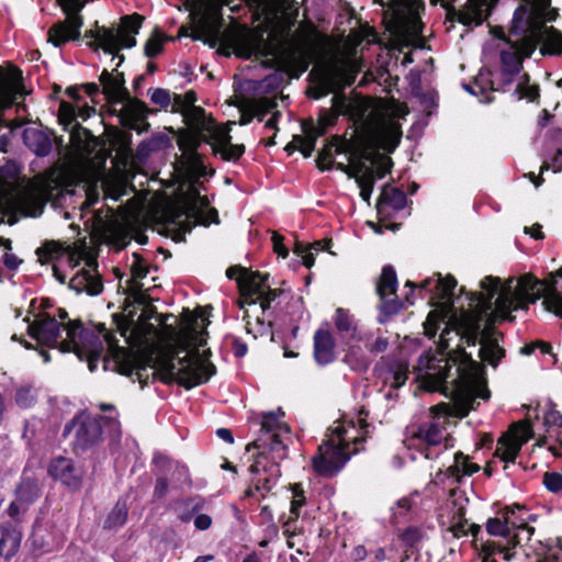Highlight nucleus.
Masks as SVG:
<instances>
[{"mask_svg":"<svg viewBox=\"0 0 562 562\" xmlns=\"http://www.w3.org/2000/svg\"><path fill=\"white\" fill-rule=\"evenodd\" d=\"M405 31L414 36H418L423 32V23L417 18H411L405 25Z\"/></svg>","mask_w":562,"mask_h":562,"instance_id":"obj_63","label":"nucleus"},{"mask_svg":"<svg viewBox=\"0 0 562 562\" xmlns=\"http://www.w3.org/2000/svg\"><path fill=\"white\" fill-rule=\"evenodd\" d=\"M543 484L550 492H560L562 490V474L558 472H547L543 475Z\"/></svg>","mask_w":562,"mask_h":562,"instance_id":"obj_53","label":"nucleus"},{"mask_svg":"<svg viewBox=\"0 0 562 562\" xmlns=\"http://www.w3.org/2000/svg\"><path fill=\"white\" fill-rule=\"evenodd\" d=\"M328 128V123L315 124L313 120L302 123L304 136L295 135L294 140L300 143V151L304 157H310L315 149V143Z\"/></svg>","mask_w":562,"mask_h":562,"instance_id":"obj_27","label":"nucleus"},{"mask_svg":"<svg viewBox=\"0 0 562 562\" xmlns=\"http://www.w3.org/2000/svg\"><path fill=\"white\" fill-rule=\"evenodd\" d=\"M23 142L37 156H47L52 150L49 136L36 127H27L23 132Z\"/></svg>","mask_w":562,"mask_h":562,"instance_id":"obj_29","label":"nucleus"},{"mask_svg":"<svg viewBox=\"0 0 562 562\" xmlns=\"http://www.w3.org/2000/svg\"><path fill=\"white\" fill-rule=\"evenodd\" d=\"M504 518L507 524H509L510 529L519 530L520 532L527 533V539H530L533 528L528 526V519L530 515L525 506L519 504H514L512 506H507L504 509Z\"/></svg>","mask_w":562,"mask_h":562,"instance_id":"obj_30","label":"nucleus"},{"mask_svg":"<svg viewBox=\"0 0 562 562\" xmlns=\"http://www.w3.org/2000/svg\"><path fill=\"white\" fill-rule=\"evenodd\" d=\"M190 130H195L210 134V137L218 130V125L213 119L207 117L205 111L201 106H194L179 111Z\"/></svg>","mask_w":562,"mask_h":562,"instance_id":"obj_28","label":"nucleus"},{"mask_svg":"<svg viewBox=\"0 0 562 562\" xmlns=\"http://www.w3.org/2000/svg\"><path fill=\"white\" fill-rule=\"evenodd\" d=\"M88 266L89 268L82 269L70 279L69 286L77 293L99 295L103 291L102 280L91 261L88 262Z\"/></svg>","mask_w":562,"mask_h":562,"instance_id":"obj_23","label":"nucleus"},{"mask_svg":"<svg viewBox=\"0 0 562 562\" xmlns=\"http://www.w3.org/2000/svg\"><path fill=\"white\" fill-rule=\"evenodd\" d=\"M57 2L67 15V20L53 25L48 31V38L55 46H60L80 36L83 21L79 12L85 7V2L81 0H57Z\"/></svg>","mask_w":562,"mask_h":562,"instance_id":"obj_12","label":"nucleus"},{"mask_svg":"<svg viewBox=\"0 0 562 562\" xmlns=\"http://www.w3.org/2000/svg\"><path fill=\"white\" fill-rule=\"evenodd\" d=\"M382 133L389 135L393 140V147H395L400 143V138L402 135L401 127L398 124L394 122H389L382 126Z\"/></svg>","mask_w":562,"mask_h":562,"instance_id":"obj_60","label":"nucleus"},{"mask_svg":"<svg viewBox=\"0 0 562 562\" xmlns=\"http://www.w3.org/2000/svg\"><path fill=\"white\" fill-rule=\"evenodd\" d=\"M38 392L32 383H21L14 387V403L23 409L30 408L37 402Z\"/></svg>","mask_w":562,"mask_h":562,"instance_id":"obj_40","label":"nucleus"},{"mask_svg":"<svg viewBox=\"0 0 562 562\" xmlns=\"http://www.w3.org/2000/svg\"><path fill=\"white\" fill-rule=\"evenodd\" d=\"M70 145L78 156L87 157L94 153L98 140L89 130L76 122L69 127Z\"/></svg>","mask_w":562,"mask_h":562,"instance_id":"obj_26","label":"nucleus"},{"mask_svg":"<svg viewBox=\"0 0 562 562\" xmlns=\"http://www.w3.org/2000/svg\"><path fill=\"white\" fill-rule=\"evenodd\" d=\"M21 543V533L11 526H0V557L12 558Z\"/></svg>","mask_w":562,"mask_h":562,"instance_id":"obj_34","label":"nucleus"},{"mask_svg":"<svg viewBox=\"0 0 562 562\" xmlns=\"http://www.w3.org/2000/svg\"><path fill=\"white\" fill-rule=\"evenodd\" d=\"M150 100L153 103L167 108L172 102V94L162 88L154 89Z\"/></svg>","mask_w":562,"mask_h":562,"instance_id":"obj_54","label":"nucleus"},{"mask_svg":"<svg viewBox=\"0 0 562 562\" xmlns=\"http://www.w3.org/2000/svg\"><path fill=\"white\" fill-rule=\"evenodd\" d=\"M335 325L337 329L346 336H353L356 331L353 318L348 312L340 307L336 310Z\"/></svg>","mask_w":562,"mask_h":562,"instance_id":"obj_47","label":"nucleus"},{"mask_svg":"<svg viewBox=\"0 0 562 562\" xmlns=\"http://www.w3.org/2000/svg\"><path fill=\"white\" fill-rule=\"evenodd\" d=\"M210 350L200 355L198 349L184 357L166 356L159 361V369L166 382L176 381L186 389L205 383L215 374L216 368L209 361Z\"/></svg>","mask_w":562,"mask_h":562,"instance_id":"obj_5","label":"nucleus"},{"mask_svg":"<svg viewBox=\"0 0 562 562\" xmlns=\"http://www.w3.org/2000/svg\"><path fill=\"white\" fill-rule=\"evenodd\" d=\"M74 432L72 448L79 454L95 447L102 440L101 418L80 414L65 426L64 436Z\"/></svg>","mask_w":562,"mask_h":562,"instance_id":"obj_11","label":"nucleus"},{"mask_svg":"<svg viewBox=\"0 0 562 562\" xmlns=\"http://www.w3.org/2000/svg\"><path fill=\"white\" fill-rule=\"evenodd\" d=\"M374 164H378L376 169H374V180L384 178L391 171L393 165L391 158L379 154H376V161Z\"/></svg>","mask_w":562,"mask_h":562,"instance_id":"obj_56","label":"nucleus"},{"mask_svg":"<svg viewBox=\"0 0 562 562\" xmlns=\"http://www.w3.org/2000/svg\"><path fill=\"white\" fill-rule=\"evenodd\" d=\"M238 55L244 58L274 56L270 43L262 34L247 33L238 40Z\"/></svg>","mask_w":562,"mask_h":562,"instance_id":"obj_24","label":"nucleus"},{"mask_svg":"<svg viewBox=\"0 0 562 562\" xmlns=\"http://www.w3.org/2000/svg\"><path fill=\"white\" fill-rule=\"evenodd\" d=\"M378 333L379 335L373 341H368L366 344L367 350L373 355H379L386 351L390 345L389 337L382 335L380 329L378 330Z\"/></svg>","mask_w":562,"mask_h":562,"instance_id":"obj_52","label":"nucleus"},{"mask_svg":"<svg viewBox=\"0 0 562 562\" xmlns=\"http://www.w3.org/2000/svg\"><path fill=\"white\" fill-rule=\"evenodd\" d=\"M544 424L549 426V429L562 428V414L557 411H549L544 415Z\"/></svg>","mask_w":562,"mask_h":562,"instance_id":"obj_61","label":"nucleus"},{"mask_svg":"<svg viewBox=\"0 0 562 562\" xmlns=\"http://www.w3.org/2000/svg\"><path fill=\"white\" fill-rule=\"evenodd\" d=\"M99 79L102 85V91L109 102H124L119 113L120 124L127 130L136 131L138 134L147 132L150 126L147 122L148 110L144 102L130 98V93L125 88L124 74L117 72L113 76L104 69Z\"/></svg>","mask_w":562,"mask_h":562,"instance_id":"obj_6","label":"nucleus"},{"mask_svg":"<svg viewBox=\"0 0 562 562\" xmlns=\"http://www.w3.org/2000/svg\"><path fill=\"white\" fill-rule=\"evenodd\" d=\"M357 77V70L347 64H330L321 69L313 98L319 99L337 90L351 86Z\"/></svg>","mask_w":562,"mask_h":562,"instance_id":"obj_13","label":"nucleus"},{"mask_svg":"<svg viewBox=\"0 0 562 562\" xmlns=\"http://www.w3.org/2000/svg\"><path fill=\"white\" fill-rule=\"evenodd\" d=\"M532 437V428L528 422H519L510 427L507 435L497 441L495 456L505 463L514 462L521 447Z\"/></svg>","mask_w":562,"mask_h":562,"instance_id":"obj_15","label":"nucleus"},{"mask_svg":"<svg viewBox=\"0 0 562 562\" xmlns=\"http://www.w3.org/2000/svg\"><path fill=\"white\" fill-rule=\"evenodd\" d=\"M213 153L220 154L224 160H237L245 151L244 145H233L229 131L220 126L210 137Z\"/></svg>","mask_w":562,"mask_h":562,"instance_id":"obj_25","label":"nucleus"},{"mask_svg":"<svg viewBox=\"0 0 562 562\" xmlns=\"http://www.w3.org/2000/svg\"><path fill=\"white\" fill-rule=\"evenodd\" d=\"M397 277L394 268L390 265L384 266L381 276L376 282V294L380 297V323H385L386 318L400 312L402 303L396 295Z\"/></svg>","mask_w":562,"mask_h":562,"instance_id":"obj_14","label":"nucleus"},{"mask_svg":"<svg viewBox=\"0 0 562 562\" xmlns=\"http://www.w3.org/2000/svg\"><path fill=\"white\" fill-rule=\"evenodd\" d=\"M277 106V102L268 98L260 99L256 104V116L258 121H263V117Z\"/></svg>","mask_w":562,"mask_h":562,"instance_id":"obj_57","label":"nucleus"},{"mask_svg":"<svg viewBox=\"0 0 562 562\" xmlns=\"http://www.w3.org/2000/svg\"><path fill=\"white\" fill-rule=\"evenodd\" d=\"M480 470V467L475 463H471L469 458L462 452L454 453V462L449 465L445 472L447 477L454 479L456 482H460L463 475H472Z\"/></svg>","mask_w":562,"mask_h":562,"instance_id":"obj_35","label":"nucleus"},{"mask_svg":"<svg viewBox=\"0 0 562 562\" xmlns=\"http://www.w3.org/2000/svg\"><path fill=\"white\" fill-rule=\"evenodd\" d=\"M406 194L397 189L384 187L378 202V210L381 212L382 204L390 205L394 210H403L406 205Z\"/></svg>","mask_w":562,"mask_h":562,"instance_id":"obj_41","label":"nucleus"},{"mask_svg":"<svg viewBox=\"0 0 562 562\" xmlns=\"http://www.w3.org/2000/svg\"><path fill=\"white\" fill-rule=\"evenodd\" d=\"M267 274L250 271L247 269L245 276L238 279L240 291L239 306L244 308L246 305H255L262 295V291L268 286L266 284Z\"/></svg>","mask_w":562,"mask_h":562,"instance_id":"obj_20","label":"nucleus"},{"mask_svg":"<svg viewBox=\"0 0 562 562\" xmlns=\"http://www.w3.org/2000/svg\"><path fill=\"white\" fill-rule=\"evenodd\" d=\"M196 101V94L194 91H187L184 94H172V111L179 112L182 110H187L190 108L196 106L194 103Z\"/></svg>","mask_w":562,"mask_h":562,"instance_id":"obj_48","label":"nucleus"},{"mask_svg":"<svg viewBox=\"0 0 562 562\" xmlns=\"http://www.w3.org/2000/svg\"><path fill=\"white\" fill-rule=\"evenodd\" d=\"M407 374H408L407 368L404 367V366H398L396 368V370H394L392 372V383H391V386L393 389H398L402 385H404L406 380H407Z\"/></svg>","mask_w":562,"mask_h":562,"instance_id":"obj_59","label":"nucleus"},{"mask_svg":"<svg viewBox=\"0 0 562 562\" xmlns=\"http://www.w3.org/2000/svg\"><path fill=\"white\" fill-rule=\"evenodd\" d=\"M487 18V0H468L467 10L461 13L460 21L464 24H482Z\"/></svg>","mask_w":562,"mask_h":562,"instance_id":"obj_37","label":"nucleus"},{"mask_svg":"<svg viewBox=\"0 0 562 562\" xmlns=\"http://www.w3.org/2000/svg\"><path fill=\"white\" fill-rule=\"evenodd\" d=\"M532 5L533 21L536 26L531 31L532 40L527 46V54L535 52L539 44H543V48H550L552 53H562V33L552 26H547L546 21H552L555 12H548L551 0H529Z\"/></svg>","mask_w":562,"mask_h":562,"instance_id":"obj_9","label":"nucleus"},{"mask_svg":"<svg viewBox=\"0 0 562 562\" xmlns=\"http://www.w3.org/2000/svg\"><path fill=\"white\" fill-rule=\"evenodd\" d=\"M202 142L211 144L212 139L210 138V134L195 130L182 132L178 138V146L183 155L187 156L191 171L199 177L205 175V167L198 153V148Z\"/></svg>","mask_w":562,"mask_h":562,"instance_id":"obj_17","label":"nucleus"},{"mask_svg":"<svg viewBox=\"0 0 562 562\" xmlns=\"http://www.w3.org/2000/svg\"><path fill=\"white\" fill-rule=\"evenodd\" d=\"M292 501H291V508H290V516L288 520L284 522V533L288 535V537H291L293 533H290V526L292 521L297 520L300 517V509L302 506L305 505L306 498L304 496V491L301 486V484H294L292 486Z\"/></svg>","mask_w":562,"mask_h":562,"instance_id":"obj_42","label":"nucleus"},{"mask_svg":"<svg viewBox=\"0 0 562 562\" xmlns=\"http://www.w3.org/2000/svg\"><path fill=\"white\" fill-rule=\"evenodd\" d=\"M334 340L331 335L326 330H317L314 336V358L321 366H325L334 361Z\"/></svg>","mask_w":562,"mask_h":562,"instance_id":"obj_31","label":"nucleus"},{"mask_svg":"<svg viewBox=\"0 0 562 562\" xmlns=\"http://www.w3.org/2000/svg\"><path fill=\"white\" fill-rule=\"evenodd\" d=\"M456 288L457 280L453 277L447 276L446 278H442L439 273L425 279L419 284V291L429 292V301L434 304H439L440 302L451 303Z\"/></svg>","mask_w":562,"mask_h":562,"instance_id":"obj_21","label":"nucleus"},{"mask_svg":"<svg viewBox=\"0 0 562 562\" xmlns=\"http://www.w3.org/2000/svg\"><path fill=\"white\" fill-rule=\"evenodd\" d=\"M497 553H504L506 560L510 559V554L505 550L504 546L496 542H486L482 548V562H496L494 558Z\"/></svg>","mask_w":562,"mask_h":562,"instance_id":"obj_49","label":"nucleus"},{"mask_svg":"<svg viewBox=\"0 0 562 562\" xmlns=\"http://www.w3.org/2000/svg\"><path fill=\"white\" fill-rule=\"evenodd\" d=\"M58 317L67 336L59 344L60 351H74L80 359H86L91 372L97 369L98 361L102 360L104 370H112L127 376L136 374L142 380L146 367L128 348L119 346L115 334L108 330L104 324L89 328L85 327L80 321L65 323L68 313L61 308Z\"/></svg>","mask_w":562,"mask_h":562,"instance_id":"obj_2","label":"nucleus"},{"mask_svg":"<svg viewBox=\"0 0 562 562\" xmlns=\"http://www.w3.org/2000/svg\"><path fill=\"white\" fill-rule=\"evenodd\" d=\"M532 5L520 4L514 13L512 29L507 40V48L501 50V71L497 79L491 81L492 90L508 92L515 100L535 101L539 97L538 86L529 85V75L521 72L522 61L533 52L527 54V46L532 40L533 21Z\"/></svg>","mask_w":562,"mask_h":562,"instance_id":"obj_3","label":"nucleus"},{"mask_svg":"<svg viewBox=\"0 0 562 562\" xmlns=\"http://www.w3.org/2000/svg\"><path fill=\"white\" fill-rule=\"evenodd\" d=\"M329 430L331 435L323 441L312 459L314 471L325 477L336 475L350 458L346 451L350 442V438L346 437V429L337 425Z\"/></svg>","mask_w":562,"mask_h":562,"instance_id":"obj_8","label":"nucleus"},{"mask_svg":"<svg viewBox=\"0 0 562 562\" xmlns=\"http://www.w3.org/2000/svg\"><path fill=\"white\" fill-rule=\"evenodd\" d=\"M449 530L456 538L465 536L469 531L465 519V508L458 501L453 499L450 505Z\"/></svg>","mask_w":562,"mask_h":562,"instance_id":"obj_36","label":"nucleus"},{"mask_svg":"<svg viewBox=\"0 0 562 562\" xmlns=\"http://www.w3.org/2000/svg\"><path fill=\"white\" fill-rule=\"evenodd\" d=\"M272 243H273V249L274 251L281 256L282 258H286L289 255L288 248L283 245V237L278 234L273 233L272 235Z\"/></svg>","mask_w":562,"mask_h":562,"instance_id":"obj_62","label":"nucleus"},{"mask_svg":"<svg viewBox=\"0 0 562 562\" xmlns=\"http://www.w3.org/2000/svg\"><path fill=\"white\" fill-rule=\"evenodd\" d=\"M170 139L166 134L159 133L155 134L148 139H144L137 148V153L139 156H148L150 153L165 148L169 145Z\"/></svg>","mask_w":562,"mask_h":562,"instance_id":"obj_43","label":"nucleus"},{"mask_svg":"<svg viewBox=\"0 0 562 562\" xmlns=\"http://www.w3.org/2000/svg\"><path fill=\"white\" fill-rule=\"evenodd\" d=\"M212 525V518L206 514H199L194 518V527L199 530H207Z\"/></svg>","mask_w":562,"mask_h":562,"instance_id":"obj_64","label":"nucleus"},{"mask_svg":"<svg viewBox=\"0 0 562 562\" xmlns=\"http://www.w3.org/2000/svg\"><path fill=\"white\" fill-rule=\"evenodd\" d=\"M282 434L260 436L247 446V451L259 449L249 472L254 474L252 483L257 490L270 491L280 476L279 461L286 456V446L281 438Z\"/></svg>","mask_w":562,"mask_h":562,"instance_id":"obj_7","label":"nucleus"},{"mask_svg":"<svg viewBox=\"0 0 562 562\" xmlns=\"http://www.w3.org/2000/svg\"><path fill=\"white\" fill-rule=\"evenodd\" d=\"M41 487L38 480L31 476H23L16 488V498L19 503L27 506L40 497Z\"/></svg>","mask_w":562,"mask_h":562,"instance_id":"obj_38","label":"nucleus"},{"mask_svg":"<svg viewBox=\"0 0 562 562\" xmlns=\"http://www.w3.org/2000/svg\"><path fill=\"white\" fill-rule=\"evenodd\" d=\"M279 293L280 291L270 289L269 285L265 289V291H262V295L257 302L260 304L262 313L270 308L271 303L276 300Z\"/></svg>","mask_w":562,"mask_h":562,"instance_id":"obj_58","label":"nucleus"},{"mask_svg":"<svg viewBox=\"0 0 562 562\" xmlns=\"http://www.w3.org/2000/svg\"><path fill=\"white\" fill-rule=\"evenodd\" d=\"M52 195L48 186L24 191L16 199V207L25 216L37 217L43 213Z\"/></svg>","mask_w":562,"mask_h":562,"instance_id":"obj_22","label":"nucleus"},{"mask_svg":"<svg viewBox=\"0 0 562 562\" xmlns=\"http://www.w3.org/2000/svg\"><path fill=\"white\" fill-rule=\"evenodd\" d=\"M562 277V268L557 272ZM481 292L471 293V302L475 304V308L462 312L458 318H454L452 328L445 324V328L439 336V352H427L419 357L417 369L419 371L418 379L423 381L429 390L450 391L452 402L456 400L454 385L461 380L462 373L470 369V362L475 364V378L473 386V396L483 400L490 397L488 390L479 392V375L481 366L460 348L451 357L457 366L456 373H450V359L446 356L449 347V335L456 331L461 340L468 346H475L479 341L481 347L479 356L483 362H487L493 367H497L499 361L505 357L506 351L499 345L502 334L496 331L494 323L497 318L513 321L510 313L518 310H528L530 304L536 303L543 297L542 304L546 311L554 313L562 318V291L555 288V281L551 284L535 277L532 273H524L518 278H508L502 283L499 278L485 277L481 281Z\"/></svg>","mask_w":562,"mask_h":562,"instance_id":"obj_1","label":"nucleus"},{"mask_svg":"<svg viewBox=\"0 0 562 562\" xmlns=\"http://www.w3.org/2000/svg\"><path fill=\"white\" fill-rule=\"evenodd\" d=\"M65 250L55 241H46L36 249V255L41 263H47L63 256Z\"/></svg>","mask_w":562,"mask_h":562,"instance_id":"obj_46","label":"nucleus"},{"mask_svg":"<svg viewBox=\"0 0 562 562\" xmlns=\"http://www.w3.org/2000/svg\"><path fill=\"white\" fill-rule=\"evenodd\" d=\"M131 272L133 278L132 289L135 291L134 300L140 305H145L147 297L139 291L137 280L144 279L148 274V265L139 256L134 255V261L131 263Z\"/></svg>","mask_w":562,"mask_h":562,"instance_id":"obj_39","label":"nucleus"},{"mask_svg":"<svg viewBox=\"0 0 562 562\" xmlns=\"http://www.w3.org/2000/svg\"><path fill=\"white\" fill-rule=\"evenodd\" d=\"M356 182L360 189L361 199L369 203L371 194L373 192V188H374V177L373 178L360 177L358 179V181H356Z\"/></svg>","mask_w":562,"mask_h":562,"instance_id":"obj_55","label":"nucleus"},{"mask_svg":"<svg viewBox=\"0 0 562 562\" xmlns=\"http://www.w3.org/2000/svg\"><path fill=\"white\" fill-rule=\"evenodd\" d=\"M48 473L54 480L59 481L72 492L80 490L82 486L85 472L69 458L58 457L52 460Z\"/></svg>","mask_w":562,"mask_h":562,"instance_id":"obj_18","label":"nucleus"},{"mask_svg":"<svg viewBox=\"0 0 562 562\" xmlns=\"http://www.w3.org/2000/svg\"><path fill=\"white\" fill-rule=\"evenodd\" d=\"M94 113L95 110L92 106L83 105L76 109L72 104L61 101L58 110V122L63 125L64 130L67 131L76 124L75 121L77 117L86 121Z\"/></svg>","mask_w":562,"mask_h":562,"instance_id":"obj_32","label":"nucleus"},{"mask_svg":"<svg viewBox=\"0 0 562 562\" xmlns=\"http://www.w3.org/2000/svg\"><path fill=\"white\" fill-rule=\"evenodd\" d=\"M475 364L470 362V369L462 373L461 380L454 385L456 400L452 403H440L430 408L431 422H424L417 427L408 429L406 438L407 447L418 450L426 459H435L439 456L443 445V449L448 448V435L445 431L440 418L458 417L463 418L475 409L479 402L473 396L474 371Z\"/></svg>","mask_w":562,"mask_h":562,"instance_id":"obj_4","label":"nucleus"},{"mask_svg":"<svg viewBox=\"0 0 562 562\" xmlns=\"http://www.w3.org/2000/svg\"><path fill=\"white\" fill-rule=\"evenodd\" d=\"M261 436H270L271 434H288L289 427L279 422L277 414H265L261 422Z\"/></svg>","mask_w":562,"mask_h":562,"instance_id":"obj_44","label":"nucleus"},{"mask_svg":"<svg viewBox=\"0 0 562 562\" xmlns=\"http://www.w3.org/2000/svg\"><path fill=\"white\" fill-rule=\"evenodd\" d=\"M486 530L492 536H503L505 538L512 537V529L506 519L504 521L499 518H491L486 522Z\"/></svg>","mask_w":562,"mask_h":562,"instance_id":"obj_50","label":"nucleus"},{"mask_svg":"<svg viewBox=\"0 0 562 562\" xmlns=\"http://www.w3.org/2000/svg\"><path fill=\"white\" fill-rule=\"evenodd\" d=\"M350 143L341 140L338 136H333L326 140L324 147L319 150L316 158V166L319 170H329L334 164L335 154L345 151Z\"/></svg>","mask_w":562,"mask_h":562,"instance_id":"obj_33","label":"nucleus"},{"mask_svg":"<svg viewBox=\"0 0 562 562\" xmlns=\"http://www.w3.org/2000/svg\"><path fill=\"white\" fill-rule=\"evenodd\" d=\"M127 513L126 505L117 503L105 518L104 528L117 529L122 527L126 522Z\"/></svg>","mask_w":562,"mask_h":562,"instance_id":"obj_45","label":"nucleus"},{"mask_svg":"<svg viewBox=\"0 0 562 562\" xmlns=\"http://www.w3.org/2000/svg\"><path fill=\"white\" fill-rule=\"evenodd\" d=\"M349 155L351 177L358 181L360 177H374L372 165L376 161V154L370 149L367 144H349L345 149Z\"/></svg>","mask_w":562,"mask_h":562,"instance_id":"obj_19","label":"nucleus"},{"mask_svg":"<svg viewBox=\"0 0 562 562\" xmlns=\"http://www.w3.org/2000/svg\"><path fill=\"white\" fill-rule=\"evenodd\" d=\"M165 41L166 37L159 31H155L145 44V55L147 57L157 56L162 50Z\"/></svg>","mask_w":562,"mask_h":562,"instance_id":"obj_51","label":"nucleus"},{"mask_svg":"<svg viewBox=\"0 0 562 562\" xmlns=\"http://www.w3.org/2000/svg\"><path fill=\"white\" fill-rule=\"evenodd\" d=\"M29 323L27 333L31 338L37 341V344L47 347H56L60 337L61 324L55 316H50L48 313L41 312L34 315V319L31 322L25 318Z\"/></svg>","mask_w":562,"mask_h":562,"instance_id":"obj_16","label":"nucleus"},{"mask_svg":"<svg viewBox=\"0 0 562 562\" xmlns=\"http://www.w3.org/2000/svg\"><path fill=\"white\" fill-rule=\"evenodd\" d=\"M143 21L144 18L137 13L125 15L122 19V24L131 34H127L124 30L103 26L97 31L95 41L109 54H115L122 48H132L136 45L134 34H138Z\"/></svg>","mask_w":562,"mask_h":562,"instance_id":"obj_10","label":"nucleus"}]
</instances>
